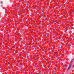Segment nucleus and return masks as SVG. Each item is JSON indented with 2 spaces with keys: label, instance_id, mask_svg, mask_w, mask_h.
<instances>
[{
  "label": "nucleus",
  "instance_id": "nucleus-4",
  "mask_svg": "<svg viewBox=\"0 0 74 74\" xmlns=\"http://www.w3.org/2000/svg\"><path fill=\"white\" fill-rule=\"evenodd\" d=\"M74 65L73 66V68H74Z\"/></svg>",
  "mask_w": 74,
  "mask_h": 74
},
{
  "label": "nucleus",
  "instance_id": "nucleus-1",
  "mask_svg": "<svg viewBox=\"0 0 74 74\" xmlns=\"http://www.w3.org/2000/svg\"><path fill=\"white\" fill-rule=\"evenodd\" d=\"M73 60H74V59H72L71 60V65H72V62H73Z\"/></svg>",
  "mask_w": 74,
  "mask_h": 74
},
{
  "label": "nucleus",
  "instance_id": "nucleus-2",
  "mask_svg": "<svg viewBox=\"0 0 74 74\" xmlns=\"http://www.w3.org/2000/svg\"><path fill=\"white\" fill-rule=\"evenodd\" d=\"M69 66L70 67V69L71 68V67L72 65V64H71V61L70 62V64H69Z\"/></svg>",
  "mask_w": 74,
  "mask_h": 74
},
{
  "label": "nucleus",
  "instance_id": "nucleus-3",
  "mask_svg": "<svg viewBox=\"0 0 74 74\" xmlns=\"http://www.w3.org/2000/svg\"><path fill=\"white\" fill-rule=\"evenodd\" d=\"M69 69H70V65L69 66V67L68 68L67 70H69Z\"/></svg>",
  "mask_w": 74,
  "mask_h": 74
}]
</instances>
